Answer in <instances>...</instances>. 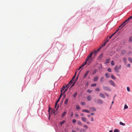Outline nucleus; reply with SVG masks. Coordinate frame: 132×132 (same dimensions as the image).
<instances>
[{
    "instance_id": "nucleus-62",
    "label": "nucleus",
    "mask_w": 132,
    "mask_h": 132,
    "mask_svg": "<svg viewBox=\"0 0 132 132\" xmlns=\"http://www.w3.org/2000/svg\"><path fill=\"white\" fill-rule=\"evenodd\" d=\"M68 89V88H67L66 89H65L64 91V92H65Z\"/></svg>"
},
{
    "instance_id": "nucleus-21",
    "label": "nucleus",
    "mask_w": 132,
    "mask_h": 132,
    "mask_svg": "<svg viewBox=\"0 0 132 132\" xmlns=\"http://www.w3.org/2000/svg\"><path fill=\"white\" fill-rule=\"evenodd\" d=\"M98 79V78L97 77H95L94 78V80L95 81H97Z\"/></svg>"
},
{
    "instance_id": "nucleus-63",
    "label": "nucleus",
    "mask_w": 132,
    "mask_h": 132,
    "mask_svg": "<svg viewBox=\"0 0 132 132\" xmlns=\"http://www.w3.org/2000/svg\"><path fill=\"white\" fill-rule=\"evenodd\" d=\"M107 96V97H109V95H108V94H107L106 93L105 94Z\"/></svg>"
},
{
    "instance_id": "nucleus-18",
    "label": "nucleus",
    "mask_w": 132,
    "mask_h": 132,
    "mask_svg": "<svg viewBox=\"0 0 132 132\" xmlns=\"http://www.w3.org/2000/svg\"><path fill=\"white\" fill-rule=\"evenodd\" d=\"M105 76L107 78H109L110 77L109 74L108 73H106L105 74Z\"/></svg>"
},
{
    "instance_id": "nucleus-31",
    "label": "nucleus",
    "mask_w": 132,
    "mask_h": 132,
    "mask_svg": "<svg viewBox=\"0 0 132 132\" xmlns=\"http://www.w3.org/2000/svg\"><path fill=\"white\" fill-rule=\"evenodd\" d=\"M77 93H75L73 95V96L75 98L76 97L77 95Z\"/></svg>"
},
{
    "instance_id": "nucleus-13",
    "label": "nucleus",
    "mask_w": 132,
    "mask_h": 132,
    "mask_svg": "<svg viewBox=\"0 0 132 132\" xmlns=\"http://www.w3.org/2000/svg\"><path fill=\"white\" fill-rule=\"evenodd\" d=\"M126 51L125 50H122L121 52V54L122 55H124L125 54Z\"/></svg>"
},
{
    "instance_id": "nucleus-11",
    "label": "nucleus",
    "mask_w": 132,
    "mask_h": 132,
    "mask_svg": "<svg viewBox=\"0 0 132 132\" xmlns=\"http://www.w3.org/2000/svg\"><path fill=\"white\" fill-rule=\"evenodd\" d=\"M91 57H90L89 56H88L87 58L86 59V61L85 62H86V63H87V62L89 60H90L91 59Z\"/></svg>"
},
{
    "instance_id": "nucleus-7",
    "label": "nucleus",
    "mask_w": 132,
    "mask_h": 132,
    "mask_svg": "<svg viewBox=\"0 0 132 132\" xmlns=\"http://www.w3.org/2000/svg\"><path fill=\"white\" fill-rule=\"evenodd\" d=\"M99 95L102 98H105V97L104 95L102 93H100Z\"/></svg>"
},
{
    "instance_id": "nucleus-43",
    "label": "nucleus",
    "mask_w": 132,
    "mask_h": 132,
    "mask_svg": "<svg viewBox=\"0 0 132 132\" xmlns=\"http://www.w3.org/2000/svg\"><path fill=\"white\" fill-rule=\"evenodd\" d=\"M111 78L113 79H115V77L113 75L111 76Z\"/></svg>"
},
{
    "instance_id": "nucleus-39",
    "label": "nucleus",
    "mask_w": 132,
    "mask_h": 132,
    "mask_svg": "<svg viewBox=\"0 0 132 132\" xmlns=\"http://www.w3.org/2000/svg\"><path fill=\"white\" fill-rule=\"evenodd\" d=\"M76 108L78 110H79V109L80 108V107L79 106H78V105H77L76 106Z\"/></svg>"
},
{
    "instance_id": "nucleus-16",
    "label": "nucleus",
    "mask_w": 132,
    "mask_h": 132,
    "mask_svg": "<svg viewBox=\"0 0 132 132\" xmlns=\"http://www.w3.org/2000/svg\"><path fill=\"white\" fill-rule=\"evenodd\" d=\"M104 77H101L100 79V81L101 82H102L104 81Z\"/></svg>"
},
{
    "instance_id": "nucleus-52",
    "label": "nucleus",
    "mask_w": 132,
    "mask_h": 132,
    "mask_svg": "<svg viewBox=\"0 0 132 132\" xmlns=\"http://www.w3.org/2000/svg\"><path fill=\"white\" fill-rule=\"evenodd\" d=\"M101 48V47H100L98 49H97V51H99Z\"/></svg>"
},
{
    "instance_id": "nucleus-59",
    "label": "nucleus",
    "mask_w": 132,
    "mask_h": 132,
    "mask_svg": "<svg viewBox=\"0 0 132 132\" xmlns=\"http://www.w3.org/2000/svg\"><path fill=\"white\" fill-rule=\"evenodd\" d=\"M52 113L54 114L55 113L54 111H53L52 110Z\"/></svg>"
},
{
    "instance_id": "nucleus-49",
    "label": "nucleus",
    "mask_w": 132,
    "mask_h": 132,
    "mask_svg": "<svg viewBox=\"0 0 132 132\" xmlns=\"http://www.w3.org/2000/svg\"><path fill=\"white\" fill-rule=\"evenodd\" d=\"M76 72H75V75L73 76V77L72 78V80H73V79L76 76Z\"/></svg>"
},
{
    "instance_id": "nucleus-2",
    "label": "nucleus",
    "mask_w": 132,
    "mask_h": 132,
    "mask_svg": "<svg viewBox=\"0 0 132 132\" xmlns=\"http://www.w3.org/2000/svg\"><path fill=\"white\" fill-rule=\"evenodd\" d=\"M121 65H120L118 67L117 65H116L114 68V70L115 72H118L119 70L121 69Z\"/></svg>"
},
{
    "instance_id": "nucleus-54",
    "label": "nucleus",
    "mask_w": 132,
    "mask_h": 132,
    "mask_svg": "<svg viewBox=\"0 0 132 132\" xmlns=\"http://www.w3.org/2000/svg\"><path fill=\"white\" fill-rule=\"evenodd\" d=\"M76 129L77 130L79 131V128L78 127L76 128Z\"/></svg>"
},
{
    "instance_id": "nucleus-51",
    "label": "nucleus",
    "mask_w": 132,
    "mask_h": 132,
    "mask_svg": "<svg viewBox=\"0 0 132 132\" xmlns=\"http://www.w3.org/2000/svg\"><path fill=\"white\" fill-rule=\"evenodd\" d=\"M72 79L71 80L70 82H69V84L70 85L71 84V83H72Z\"/></svg>"
},
{
    "instance_id": "nucleus-33",
    "label": "nucleus",
    "mask_w": 132,
    "mask_h": 132,
    "mask_svg": "<svg viewBox=\"0 0 132 132\" xmlns=\"http://www.w3.org/2000/svg\"><path fill=\"white\" fill-rule=\"evenodd\" d=\"M83 127L86 129H88V126L86 125H84L83 126Z\"/></svg>"
},
{
    "instance_id": "nucleus-17",
    "label": "nucleus",
    "mask_w": 132,
    "mask_h": 132,
    "mask_svg": "<svg viewBox=\"0 0 132 132\" xmlns=\"http://www.w3.org/2000/svg\"><path fill=\"white\" fill-rule=\"evenodd\" d=\"M78 125L80 126H82L83 125L82 123L79 120L78 121Z\"/></svg>"
},
{
    "instance_id": "nucleus-42",
    "label": "nucleus",
    "mask_w": 132,
    "mask_h": 132,
    "mask_svg": "<svg viewBox=\"0 0 132 132\" xmlns=\"http://www.w3.org/2000/svg\"><path fill=\"white\" fill-rule=\"evenodd\" d=\"M108 71L111 72V70L110 68H108Z\"/></svg>"
},
{
    "instance_id": "nucleus-35",
    "label": "nucleus",
    "mask_w": 132,
    "mask_h": 132,
    "mask_svg": "<svg viewBox=\"0 0 132 132\" xmlns=\"http://www.w3.org/2000/svg\"><path fill=\"white\" fill-rule=\"evenodd\" d=\"M119 132V130L118 129H115L114 131V132Z\"/></svg>"
},
{
    "instance_id": "nucleus-37",
    "label": "nucleus",
    "mask_w": 132,
    "mask_h": 132,
    "mask_svg": "<svg viewBox=\"0 0 132 132\" xmlns=\"http://www.w3.org/2000/svg\"><path fill=\"white\" fill-rule=\"evenodd\" d=\"M97 52V51L96 50H94L93 52L94 55L95 56L96 55V53Z\"/></svg>"
},
{
    "instance_id": "nucleus-40",
    "label": "nucleus",
    "mask_w": 132,
    "mask_h": 132,
    "mask_svg": "<svg viewBox=\"0 0 132 132\" xmlns=\"http://www.w3.org/2000/svg\"><path fill=\"white\" fill-rule=\"evenodd\" d=\"M129 40L130 42L132 41V36L130 37Z\"/></svg>"
},
{
    "instance_id": "nucleus-1",
    "label": "nucleus",
    "mask_w": 132,
    "mask_h": 132,
    "mask_svg": "<svg viewBox=\"0 0 132 132\" xmlns=\"http://www.w3.org/2000/svg\"><path fill=\"white\" fill-rule=\"evenodd\" d=\"M94 102L96 103L99 104H102L103 103V101L101 100L100 99H97L96 100L95 99L94 100Z\"/></svg>"
},
{
    "instance_id": "nucleus-14",
    "label": "nucleus",
    "mask_w": 132,
    "mask_h": 132,
    "mask_svg": "<svg viewBox=\"0 0 132 132\" xmlns=\"http://www.w3.org/2000/svg\"><path fill=\"white\" fill-rule=\"evenodd\" d=\"M82 111L87 113H89L90 112L87 109L84 110H82Z\"/></svg>"
},
{
    "instance_id": "nucleus-25",
    "label": "nucleus",
    "mask_w": 132,
    "mask_h": 132,
    "mask_svg": "<svg viewBox=\"0 0 132 132\" xmlns=\"http://www.w3.org/2000/svg\"><path fill=\"white\" fill-rule=\"evenodd\" d=\"M120 124L121 125L123 126H124L125 125V123H123L121 122H120Z\"/></svg>"
},
{
    "instance_id": "nucleus-22",
    "label": "nucleus",
    "mask_w": 132,
    "mask_h": 132,
    "mask_svg": "<svg viewBox=\"0 0 132 132\" xmlns=\"http://www.w3.org/2000/svg\"><path fill=\"white\" fill-rule=\"evenodd\" d=\"M68 99H67V98L64 101V103L65 104H67L68 103Z\"/></svg>"
},
{
    "instance_id": "nucleus-4",
    "label": "nucleus",
    "mask_w": 132,
    "mask_h": 132,
    "mask_svg": "<svg viewBox=\"0 0 132 132\" xmlns=\"http://www.w3.org/2000/svg\"><path fill=\"white\" fill-rule=\"evenodd\" d=\"M128 22L126 23V21H124L119 27V28H122Z\"/></svg>"
},
{
    "instance_id": "nucleus-61",
    "label": "nucleus",
    "mask_w": 132,
    "mask_h": 132,
    "mask_svg": "<svg viewBox=\"0 0 132 132\" xmlns=\"http://www.w3.org/2000/svg\"><path fill=\"white\" fill-rule=\"evenodd\" d=\"M75 82H74V83H73V84H72V85L71 86V87H72V86H74V84H75Z\"/></svg>"
},
{
    "instance_id": "nucleus-29",
    "label": "nucleus",
    "mask_w": 132,
    "mask_h": 132,
    "mask_svg": "<svg viewBox=\"0 0 132 132\" xmlns=\"http://www.w3.org/2000/svg\"><path fill=\"white\" fill-rule=\"evenodd\" d=\"M128 108V106L126 105L125 104L124 107V110H125L126 109H127Z\"/></svg>"
},
{
    "instance_id": "nucleus-24",
    "label": "nucleus",
    "mask_w": 132,
    "mask_h": 132,
    "mask_svg": "<svg viewBox=\"0 0 132 132\" xmlns=\"http://www.w3.org/2000/svg\"><path fill=\"white\" fill-rule=\"evenodd\" d=\"M66 113H67V112L66 111L64 112L63 113H62V117L63 116H64L65 115V114H66Z\"/></svg>"
},
{
    "instance_id": "nucleus-60",
    "label": "nucleus",
    "mask_w": 132,
    "mask_h": 132,
    "mask_svg": "<svg viewBox=\"0 0 132 132\" xmlns=\"http://www.w3.org/2000/svg\"><path fill=\"white\" fill-rule=\"evenodd\" d=\"M62 92H61V94L60 96V97H60V98H61L62 96Z\"/></svg>"
},
{
    "instance_id": "nucleus-20",
    "label": "nucleus",
    "mask_w": 132,
    "mask_h": 132,
    "mask_svg": "<svg viewBox=\"0 0 132 132\" xmlns=\"http://www.w3.org/2000/svg\"><path fill=\"white\" fill-rule=\"evenodd\" d=\"M128 60L129 61V62L132 63V59L130 57H129L128 58Z\"/></svg>"
},
{
    "instance_id": "nucleus-57",
    "label": "nucleus",
    "mask_w": 132,
    "mask_h": 132,
    "mask_svg": "<svg viewBox=\"0 0 132 132\" xmlns=\"http://www.w3.org/2000/svg\"><path fill=\"white\" fill-rule=\"evenodd\" d=\"M130 67V64H128L127 65V67Z\"/></svg>"
},
{
    "instance_id": "nucleus-45",
    "label": "nucleus",
    "mask_w": 132,
    "mask_h": 132,
    "mask_svg": "<svg viewBox=\"0 0 132 132\" xmlns=\"http://www.w3.org/2000/svg\"><path fill=\"white\" fill-rule=\"evenodd\" d=\"M81 104L82 105H84L85 104V103L83 102H81Z\"/></svg>"
},
{
    "instance_id": "nucleus-30",
    "label": "nucleus",
    "mask_w": 132,
    "mask_h": 132,
    "mask_svg": "<svg viewBox=\"0 0 132 132\" xmlns=\"http://www.w3.org/2000/svg\"><path fill=\"white\" fill-rule=\"evenodd\" d=\"M70 85L69 84H68L67 85H65V87H67L68 88L69 87Z\"/></svg>"
},
{
    "instance_id": "nucleus-32",
    "label": "nucleus",
    "mask_w": 132,
    "mask_h": 132,
    "mask_svg": "<svg viewBox=\"0 0 132 132\" xmlns=\"http://www.w3.org/2000/svg\"><path fill=\"white\" fill-rule=\"evenodd\" d=\"M106 43V42H105L103 44H102L101 47L102 48V47L105 46Z\"/></svg>"
},
{
    "instance_id": "nucleus-3",
    "label": "nucleus",
    "mask_w": 132,
    "mask_h": 132,
    "mask_svg": "<svg viewBox=\"0 0 132 132\" xmlns=\"http://www.w3.org/2000/svg\"><path fill=\"white\" fill-rule=\"evenodd\" d=\"M103 89L105 90L110 91L111 90V89L109 87L107 86H103Z\"/></svg>"
},
{
    "instance_id": "nucleus-12",
    "label": "nucleus",
    "mask_w": 132,
    "mask_h": 132,
    "mask_svg": "<svg viewBox=\"0 0 132 132\" xmlns=\"http://www.w3.org/2000/svg\"><path fill=\"white\" fill-rule=\"evenodd\" d=\"M92 98V97L90 95L88 96L87 98V100L88 101H90L91 100Z\"/></svg>"
},
{
    "instance_id": "nucleus-8",
    "label": "nucleus",
    "mask_w": 132,
    "mask_h": 132,
    "mask_svg": "<svg viewBox=\"0 0 132 132\" xmlns=\"http://www.w3.org/2000/svg\"><path fill=\"white\" fill-rule=\"evenodd\" d=\"M81 119L82 121L84 122H86L87 120V119L85 117H82Z\"/></svg>"
},
{
    "instance_id": "nucleus-48",
    "label": "nucleus",
    "mask_w": 132,
    "mask_h": 132,
    "mask_svg": "<svg viewBox=\"0 0 132 132\" xmlns=\"http://www.w3.org/2000/svg\"><path fill=\"white\" fill-rule=\"evenodd\" d=\"M91 121L92 122H93L94 121L93 118V117H92L91 118Z\"/></svg>"
},
{
    "instance_id": "nucleus-55",
    "label": "nucleus",
    "mask_w": 132,
    "mask_h": 132,
    "mask_svg": "<svg viewBox=\"0 0 132 132\" xmlns=\"http://www.w3.org/2000/svg\"><path fill=\"white\" fill-rule=\"evenodd\" d=\"M60 100H59V99H58L57 101H56L55 103H56V104H57L58 103V102Z\"/></svg>"
},
{
    "instance_id": "nucleus-26",
    "label": "nucleus",
    "mask_w": 132,
    "mask_h": 132,
    "mask_svg": "<svg viewBox=\"0 0 132 132\" xmlns=\"http://www.w3.org/2000/svg\"><path fill=\"white\" fill-rule=\"evenodd\" d=\"M96 86V84H92L91 85V86L92 87H94Z\"/></svg>"
},
{
    "instance_id": "nucleus-34",
    "label": "nucleus",
    "mask_w": 132,
    "mask_h": 132,
    "mask_svg": "<svg viewBox=\"0 0 132 132\" xmlns=\"http://www.w3.org/2000/svg\"><path fill=\"white\" fill-rule=\"evenodd\" d=\"M111 64L112 65H114L115 63H114L113 61H111Z\"/></svg>"
},
{
    "instance_id": "nucleus-53",
    "label": "nucleus",
    "mask_w": 132,
    "mask_h": 132,
    "mask_svg": "<svg viewBox=\"0 0 132 132\" xmlns=\"http://www.w3.org/2000/svg\"><path fill=\"white\" fill-rule=\"evenodd\" d=\"M102 57V55H101L99 57V58L100 59H101V58Z\"/></svg>"
},
{
    "instance_id": "nucleus-58",
    "label": "nucleus",
    "mask_w": 132,
    "mask_h": 132,
    "mask_svg": "<svg viewBox=\"0 0 132 132\" xmlns=\"http://www.w3.org/2000/svg\"><path fill=\"white\" fill-rule=\"evenodd\" d=\"M96 72V71L94 70L93 72V74H95Z\"/></svg>"
},
{
    "instance_id": "nucleus-44",
    "label": "nucleus",
    "mask_w": 132,
    "mask_h": 132,
    "mask_svg": "<svg viewBox=\"0 0 132 132\" xmlns=\"http://www.w3.org/2000/svg\"><path fill=\"white\" fill-rule=\"evenodd\" d=\"M93 55V52H91L88 56L90 57H92V56Z\"/></svg>"
},
{
    "instance_id": "nucleus-19",
    "label": "nucleus",
    "mask_w": 132,
    "mask_h": 132,
    "mask_svg": "<svg viewBox=\"0 0 132 132\" xmlns=\"http://www.w3.org/2000/svg\"><path fill=\"white\" fill-rule=\"evenodd\" d=\"M80 132H86V131L85 129H81L80 130Z\"/></svg>"
},
{
    "instance_id": "nucleus-50",
    "label": "nucleus",
    "mask_w": 132,
    "mask_h": 132,
    "mask_svg": "<svg viewBox=\"0 0 132 132\" xmlns=\"http://www.w3.org/2000/svg\"><path fill=\"white\" fill-rule=\"evenodd\" d=\"M127 91L128 92H129L130 91L129 88L128 87H127Z\"/></svg>"
},
{
    "instance_id": "nucleus-47",
    "label": "nucleus",
    "mask_w": 132,
    "mask_h": 132,
    "mask_svg": "<svg viewBox=\"0 0 132 132\" xmlns=\"http://www.w3.org/2000/svg\"><path fill=\"white\" fill-rule=\"evenodd\" d=\"M50 110H52V109H51V108L49 107V110H48V112L49 113L50 112Z\"/></svg>"
},
{
    "instance_id": "nucleus-46",
    "label": "nucleus",
    "mask_w": 132,
    "mask_h": 132,
    "mask_svg": "<svg viewBox=\"0 0 132 132\" xmlns=\"http://www.w3.org/2000/svg\"><path fill=\"white\" fill-rule=\"evenodd\" d=\"M76 122V120L75 119H73L72 120L73 123H75Z\"/></svg>"
},
{
    "instance_id": "nucleus-10",
    "label": "nucleus",
    "mask_w": 132,
    "mask_h": 132,
    "mask_svg": "<svg viewBox=\"0 0 132 132\" xmlns=\"http://www.w3.org/2000/svg\"><path fill=\"white\" fill-rule=\"evenodd\" d=\"M89 71H87L85 73L84 75V76H83V77L84 78H85L87 76V75H88V73H89Z\"/></svg>"
},
{
    "instance_id": "nucleus-41",
    "label": "nucleus",
    "mask_w": 132,
    "mask_h": 132,
    "mask_svg": "<svg viewBox=\"0 0 132 132\" xmlns=\"http://www.w3.org/2000/svg\"><path fill=\"white\" fill-rule=\"evenodd\" d=\"M110 62V60L109 59H107L106 60V62L107 63H108Z\"/></svg>"
},
{
    "instance_id": "nucleus-23",
    "label": "nucleus",
    "mask_w": 132,
    "mask_h": 132,
    "mask_svg": "<svg viewBox=\"0 0 132 132\" xmlns=\"http://www.w3.org/2000/svg\"><path fill=\"white\" fill-rule=\"evenodd\" d=\"M65 122V121L64 120L63 121H62L61 122H60V124L61 125V126L62 125H63V124H64Z\"/></svg>"
},
{
    "instance_id": "nucleus-64",
    "label": "nucleus",
    "mask_w": 132,
    "mask_h": 132,
    "mask_svg": "<svg viewBox=\"0 0 132 132\" xmlns=\"http://www.w3.org/2000/svg\"><path fill=\"white\" fill-rule=\"evenodd\" d=\"M72 132H76L75 130H72Z\"/></svg>"
},
{
    "instance_id": "nucleus-38",
    "label": "nucleus",
    "mask_w": 132,
    "mask_h": 132,
    "mask_svg": "<svg viewBox=\"0 0 132 132\" xmlns=\"http://www.w3.org/2000/svg\"><path fill=\"white\" fill-rule=\"evenodd\" d=\"M115 34V33H114L113 34H112V35H111L109 37V39H110L112 37L114 36Z\"/></svg>"
},
{
    "instance_id": "nucleus-27",
    "label": "nucleus",
    "mask_w": 132,
    "mask_h": 132,
    "mask_svg": "<svg viewBox=\"0 0 132 132\" xmlns=\"http://www.w3.org/2000/svg\"><path fill=\"white\" fill-rule=\"evenodd\" d=\"M92 92V90H90L89 89H88L87 91V92L89 93H91Z\"/></svg>"
},
{
    "instance_id": "nucleus-9",
    "label": "nucleus",
    "mask_w": 132,
    "mask_h": 132,
    "mask_svg": "<svg viewBox=\"0 0 132 132\" xmlns=\"http://www.w3.org/2000/svg\"><path fill=\"white\" fill-rule=\"evenodd\" d=\"M86 64V62H85L83 64L78 68V70H79L81 68L83 67L84 66L85 64Z\"/></svg>"
},
{
    "instance_id": "nucleus-56",
    "label": "nucleus",
    "mask_w": 132,
    "mask_h": 132,
    "mask_svg": "<svg viewBox=\"0 0 132 132\" xmlns=\"http://www.w3.org/2000/svg\"><path fill=\"white\" fill-rule=\"evenodd\" d=\"M86 123L88 124H89L90 123V122L89 121H86Z\"/></svg>"
},
{
    "instance_id": "nucleus-15",
    "label": "nucleus",
    "mask_w": 132,
    "mask_h": 132,
    "mask_svg": "<svg viewBox=\"0 0 132 132\" xmlns=\"http://www.w3.org/2000/svg\"><path fill=\"white\" fill-rule=\"evenodd\" d=\"M123 60L125 63L126 64L127 63V59L126 58L123 57Z\"/></svg>"
},
{
    "instance_id": "nucleus-28",
    "label": "nucleus",
    "mask_w": 132,
    "mask_h": 132,
    "mask_svg": "<svg viewBox=\"0 0 132 132\" xmlns=\"http://www.w3.org/2000/svg\"><path fill=\"white\" fill-rule=\"evenodd\" d=\"M65 88V86H64L62 88V89L61 90V92H62L63 90H64V88Z\"/></svg>"
},
{
    "instance_id": "nucleus-5",
    "label": "nucleus",
    "mask_w": 132,
    "mask_h": 132,
    "mask_svg": "<svg viewBox=\"0 0 132 132\" xmlns=\"http://www.w3.org/2000/svg\"><path fill=\"white\" fill-rule=\"evenodd\" d=\"M109 82L111 85H112L114 87L116 85L115 84L114 82L112 80H110L109 81Z\"/></svg>"
},
{
    "instance_id": "nucleus-36",
    "label": "nucleus",
    "mask_w": 132,
    "mask_h": 132,
    "mask_svg": "<svg viewBox=\"0 0 132 132\" xmlns=\"http://www.w3.org/2000/svg\"><path fill=\"white\" fill-rule=\"evenodd\" d=\"M95 90L97 92H99L100 91V89L99 88H96Z\"/></svg>"
},
{
    "instance_id": "nucleus-6",
    "label": "nucleus",
    "mask_w": 132,
    "mask_h": 132,
    "mask_svg": "<svg viewBox=\"0 0 132 132\" xmlns=\"http://www.w3.org/2000/svg\"><path fill=\"white\" fill-rule=\"evenodd\" d=\"M89 109L91 111H96V109L94 107L90 108Z\"/></svg>"
}]
</instances>
